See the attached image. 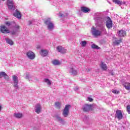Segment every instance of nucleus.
<instances>
[{
	"label": "nucleus",
	"instance_id": "obj_1",
	"mask_svg": "<svg viewBox=\"0 0 130 130\" xmlns=\"http://www.w3.org/2000/svg\"><path fill=\"white\" fill-rule=\"evenodd\" d=\"M94 19L97 21L98 23L100 22L101 23H104L105 20H106V17L103 16L102 13H96L94 14Z\"/></svg>",
	"mask_w": 130,
	"mask_h": 130
},
{
	"label": "nucleus",
	"instance_id": "obj_2",
	"mask_svg": "<svg viewBox=\"0 0 130 130\" xmlns=\"http://www.w3.org/2000/svg\"><path fill=\"white\" fill-rule=\"evenodd\" d=\"M44 23L47 26L48 30L49 31H52L54 29V24L51 22L50 18L45 20Z\"/></svg>",
	"mask_w": 130,
	"mask_h": 130
},
{
	"label": "nucleus",
	"instance_id": "obj_3",
	"mask_svg": "<svg viewBox=\"0 0 130 130\" xmlns=\"http://www.w3.org/2000/svg\"><path fill=\"white\" fill-rule=\"evenodd\" d=\"M72 107L71 105H66L62 111V115L64 117H68L70 115V108Z\"/></svg>",
	"mask_w": 130,
	"mask_h": 130
},
{
	"label": "nucleus",
	"instance_id": "obj_4",
	"mask_svg": "<svg viewBox=\"0 0 130 130\" xmlns=\"http://www.w3.org/2000/svg\"><path fill=\"white\" fill-rule=\"evenodd\" d=\"M93 108V105H89L88 104H85L82 107V110L84 112H89L90 110H92Z\"/></svg>",
	"mask_w": 130,
	"mask_h": 130
},
{
	"label": "nucleus",
	"instance_id": "obj_5",
	"mask_svg": "<svg viewBox=\"0 0 130 130\" xmlns=\"http://www.w3.org/2000/svg\"><path fill=\"white\" fill-rule=\"evenodd\" d=\"M12 78L14 83L13 87H14L16 89H19V85H18V84H19V80L18 79V77L16 75H13Z\"/></svg>",
	"mask_w": 130,
	"mask_h": 130
},
{
	"label": "nucleus",
	"instance_id": "obj_6",
	"mask_svg": "<svg viewBox=\"0 0 130 130\" xmlns=\"http://www.w3.org/2000/svg\"><path fill=\"white\" fill-rule=\"evenodd\" d=\"M91 33L93 36L97 37V36H100L101 35V31L93 26L91 28Z\"/></svg>",
	"mask_w": 130,
	"mask_h": 130
},
{
	"label": "nucleus",
	"instance_id": "obj_7",
	"mask_svg": "<svg viewBox=\"0 0 130 130\" xmlns=\"http://www.w3.org/2000/svg\"><path fill=\"white\" fill-rule=\"evenodd\" d=\"M0 31L2 33H4V34H7L8 33H11V31L8 29V27L6 26L5 25H3L0 26Z\"/></svg>",
	"mask_w": 130,
	"mask_h": 130
},
{
	"label": "nucleus",
	"instance_id": "obj_8",
	"mask_svg": "<svg viewBox=\"0 0 130 130\" xmlns=\"http://www.w3.org/2000/svg\"><path fill=\"white\" fill-rule=\"evenodd\" d=\"M108 19V20L106 22V26L108 29H111L112 28V20L109 17H107L106 19Z\"/></svg>",
	"mask_w": 130,
	"mask_h": 130
},
{
	"label": "nucleus",
	"instance_id": "obj_9",
	"mask_svg": "<svg viewBox=\"0 0 130 130\" xmlns=\"http://www.w3.org/2000/svg\"><path fill=\"white\" fill-rule=\"evenodd\" d=\"M115 117L116 118L119 119V120H121V119H122L123 116L122 115V113L121 112V111L120 110H117L116 111Z\"/></svg>",
	"mask_w": 130,
	"mask_h": 130
},
{
	"label": "nucleus",
	"instance_id": "obj_10",
	"mask_svg": "<svg viewBox=\"0 0 130 130\" xmlns=\"http://www.w3.org/2000/svg\"><path fill=\"white\" fill-rule=\"evenodd\" d=\"M7 6L9 10H15V6H14V1H13V0H8Z\"/></svg>",
	"mask_w": 130,
	"mask_h": 130
},
{
	"label": "nucleus",
	"instance_id": "obj_11",
	"mask_svg": "<svg viewBox=\"0 0 130 130\" xmlns=\"http://www.w3.org/2000/svg\"><path fill=\"white\" fill-rule=\"evenodd\" d=\"M4 78L5 80L9 82L10 81V78L9 77V76H8V74H6L5 72H0V79L1 78Z\"/></svg>",
	"mask_w": 130,
	"mask_h": 130
},
{
	"label": "nucleus",
	"instance_id": "obj_12",
	"mask_svg": "<svg viewBox=\"0 0 130 130\" xmlns=\"http://www.w3.org/2000/svg\"><path fill=\"white\" fill-rule=\"evenodd\" d=\"M98 27L100 28V31L101 33L103 32L104 34H106L107 32L106 31V29H105V27L103 25V23H101V24H99L98 25Z\"/></svg>",
	"mask_w": 130,
	"mask_h": 130
},
{
	"label": "nucleus",
	"instance_id": "obj_13",
	"mask_svg": "<svg viewBox=\"0 0 130 130\" xmlns=\"http://www.w3.org/2000/svg\"><path fill=\"white\" fill-rule=\"evenodd\" d=\"M26 56L29 59H34L35 58V54L32 51H28L26 53Z\"/></svg>",
	"mask_w": 130,
	"mask_h": 130
},
{
	"label": "nucleus",
	"instance_id": "obj_14",
	"mask_svg": "<svg viewBox=\"0 0 130 130\" xmlns=\"http://www.w3.org/2000/svg\"><path fill=\"white\" fill-rule=\"evenodd\" d=\"M69 73L71 74L72 76H77V75H78V71L73 67H70L69 69Z\"/></svg>",
	"mask_w": 130,
	"mask_h": 130
},
{
	"label": "nucleus",
	"instance_id": "obj_15",
	"mask_svg": "<svg viewBox=\"0 0 130 130\" xmlns=\"http://www.w3.org/2000/svg\"><path fill=\"white\" fill-rule=\"evenodd\" d=\"M13 16L17 18V19H21L22 15H21V12L18 11V9L16 10V11L13 13Z\"/></svg>",
	"mask_w": 130,
	"mask_h": 130
},
{
	"label": "nucleus",
	"instance_id": "obj_16",
	"mask_svg": "<svg viewBox=\"0 0 130 130\" xmlns=\"http://www.w3.org/2000/svg\"><path fill=\"white\" fill-rule=\"evenodd\" d=\"M56 49L58 52H60L61 53H66L67 52V49L60 46H57Z\"/></svg>",
	"mask_w": 130,
	"mask_h": 130
},
{
	"label": "nucleus",
	"instance_id": "obj_17",
	"mask_svg": "<svg viewBox=\"0 0 130 130\" xmlns=\"http://www.w3.org/2000/svg\"><path fill=\"white\" fill-rule=\"evenodd\" d=\"M126 35V31L123 30H120L118 31V36L119 37H124Z\"/></svg>",
	"mask_w": 130,
	"mask_h": 130
},
{
	"label": "nucleus",
	"instance_id": "obj_18",
	"mask_svg": "<svg viewBox=\"0 0 130 130\" xmlns=\"http://www.w3.org/2000/svg\"><path fill=\"white\" fill-rule=\"evenodd\" d=\"M35 108V111L37 113H40L41 112V105L40 104H37Z\"/></svg>",
	"mask_w": 130,
	"mask_h": 130
},
{
	"label": "nucleus",
	"instance_id": "obj_19",
	"mask_svg": "<svg viewBox=\"0 0 130 130\" xmlns=\"http://www.w3.org/2000/svg\"><path fill=\"white\" fill-rule=\"evenodd\" d=\"M81 12H83V13H88V12H90L91 10L86 7H81Z\"/></svg>",
	"mask_w": 130,
	"mask_h": 130
},
{
	"label": "nucleus",
	"instance_id": "obj_20",
	"mask_svg": "<svg viewBox=\"0 0 130 130\" xmlns=\"http://www.w3.org/2000/svg\"><path fill=\"white\" fill-rule=\"evenodd\" d=\"M56 119L60 122V123H62V124H63L64 123V121L63 120V119L61 118V117H59L58 115L55 116Z\"/></svg>",
	"mask_w": 130,
	"mask_h": 130
},
{
	"label": "nucleus",
	"instance_id": "obj_21",
	"mask_svg": "<svg viewBox=\"0 0 130 130\" xmlns=\"http://www.w3.org/2000/svg\"><path fill=\"white\" fill-rule=\"evenodd\" d=\"M113 2L118 6H121V5H125V2H123L120 1V0H113Z\"/></svg>",
	"mask_w": 130,
	"mask_h": 130
},
{
	"label": "nucleus",
	"instance_id": "obj_22",
	"mask_svg": "<svg viewBox=\"0 0 130 130\" xmlns=\"http://www.w3.org/2000/svg\"><path fill=\"white\" fill-rule=\"evenodd\" d=\"M101 68L103 71H106V70H107V66H106V64L104 63L103 61H101Z\"/></svg>",
	"mask_w": 130,
	"mask_h": 130
},
{
	"label": "nucleus",
	"instance_id": "obj_23",
	"mask_svg": "<svg viewBox=\"0 0 130 130\" xmlns=\"http://www.w3.org/2000/svg\"><path fill=\"white\" fill-rule=\"evenodd\" d=\"M114 39L115 41L113 42V44H114V45H119L121 42V39L117 40L116 38H115Z\"/></svg>",
	"mask_w": 130,
	"mask_h": 130
},
{
	"label": "nucleus",
	"instance_id": "obj_24",
	"mask_svg": "<svg viewBox=\"0 0 130 130\" xmlns=\"http://www.w3.org/2000/svg\"><path fill=\"white\" fill-rule=\"evenodd\" d=\"M52 63L54 66H59L61 64L60 61L57 59H54L53 61H52Z\"/></svg>",
	"mask_w": 130,
	"mask_h": 130
},
{
	"label": "nucleus",
	"instance_id": "obj_25",
	"mask_svg": "<svg viewBox=\"0 0 130 130\" xmlns=\"http://www.w3.org/2000/svg\"><path fill=\"white\" fill-rule=\"evenodd\" d=\"M6 43L10 45H14V42L12 40L9 38H5Z\"/></svg>",
	"mask_w": 130,
	"mask_h": 130
},
{
	"label": "nucleus",
	"instance_id": "obj_26",
	"mask_svg": "<svg viewBox=\"0 0 130 130\" xmlns=\"http://www.w3.org/2000/svg\"><path fill=\"white\" fill-rule=\"evenodd\" d=\"M123 86L125 87V89L126 90H130V83L125 82L124 84H123Z\"/></svg>",
	"mask_w": 130,
	"mask_h": 130
},
{
	"label": "nucleus",
	"instance_id": "obj_27",
	"mask_svg": "<svg viewBox=\"0 0 130 130\" xmlns=\"http://www.w3.org/2000/svg\"><path fill=\"white\" fill-rule=\"evenodd\" d=\"M48 54V52L46 50H42L41 52V55L42 56H46Z\"/></svg>",
	"mask_w": 130,
	"mask_h": 130
},
{
	"label": "nucleus",
	"instance_id": "obj_28",
	"mask_svg": "<svg viewBox=\"0 0 130 130\" xmlns=\"http://www.w3.org/2000/svg\"><path fill=\"white\" fill-rule=\"evenodd\" d=\"M5 25L7 26V27H10V26H12V25H14L15 24L14 21L10 22V21H5Z\"/></svg>",
	"mask_w": 130,
	"mask_h": 130
},
{
	"label": "nucleus",
	"instance_id": "obj_29",
	"mask_svg": "<svg viewBox=\"0 0 130 130\" xmlns=\"http://www.w3.org/2000/svg\"><path fill=\"white\" fill-rule=\"evenodd\" d=\"M16 118H22L23 117V114L22 113H15L14 115Z\"/></svg>",
	"mask_w": 130,
	"mask_h": 130
},
{
	"label": "nucleus",
	"instance_id": "obj_30",
	"mask_svg": "<svg viewBox=\"0 0 130 130\" xmlns=\"http://www.w3.org/2000/svg\"><path fill=\"white\" fill-rule=\"evenodd\" d=\"M91 48H92V49H100V47L96 45L95 44H92L91 45Z\"/></svg>",
	"mask_w": 130,
	"mask_h": 130
},
{
	"label": "nucleus",
	"instance_id": "obj_31",
	"mask_svg": "<svg viewBox=\"0 0 130 130\" xmlns=\"http://www.w3.org/2000/svg\"><path fill=\"white\" fill-rule=\"evenodd\" d=\"M18 32H19V30L18 29H15L12 31H10V33L11 35H16V34H18Z\"/></svg>",
	"mask_w": 130,
	"mask_h": 130
},
{
	"label": "nucleus",
	"instance_id": "obj_32",
	"mask_svg": "<svg viewBox=\"0 0 130 130\" xmlns=\"http://www.w3.org/2000/svg\"><path fill=\"white\" fill-rule=\"evenodd\" d=\"M83 121L84 122H85V123H88V121H89V117L85 116L83 118Z\"/></svg>",
	"mask_w": 130,
	"mask_h": 130
},
{
	"label": "nucleus",
	"instance_id": "obj_33",
	"mask_svg": "<svg viewBox=\"0 0 130 130\" xmlns=\"http://www.w3.org/2000/svg\"><path fill=\"white\" fill-rule=\"evenodd\" d=\"M44 81L45 82V83H47V85H51V82H50V80H49V79H45Z\"/></svg>",
	"mask_w": 130,
	"mask_h": 130
},
{
	"label": "nucleus",
	"instance_id": "obj_34",
	"mask_svg": "<svg viewBox=\"0 0 130 130\" xmlns=\"http://www.w3.org/2000/svg\"><path fill=\"white\" fill-rule=\"evenodd\" d=\"M14 25L13 26V28H15L16 30H18L20 29V26L17 24H16V22H15V24H13Z\"/></svg>",
	"mask_w": 130,
	"mask_h": 130
},
{
	"label": "nucleus",
	"instance_id": "obj_35",
	"mask_svg": "<svg viewBox=\"0 0 130 130\" xmlns=\"http://www.w3.org/2000/svg\"><path fill=\"white\" fill-rule=\"evenodd\" d=\"M82 46L85 47L87 45V42L86 41H83L81 42Z\"/></svg>",
	"mask_w": 130,
	"mask_h": 130
},
{
	"label": "nucleus",
	"instance_id": "obj_36",
	"mask_svg": "<svg viewBox=\"0 0 130 130\" xmlns=\"http://www.w3.org/2000/svg\"><path fill=\"white\" fill-rule=\"evenodd\" d=\"M112 93H113L114 94H119V91H117L115 89H112Z\"/></svg>",
	"mask_w": 130,
	"mask_h": 130
},
{
	"label": "nucleus",
	"instance_id": "obj_37",
	"mask_svg": "<svg viewBox=\"0 0 130 130\" xmlns=\"http://www.w3.org/2000/svg\"><path fill=\"white\" fill-rule=\"evenodd\" d=\"M59 16L61 17V18H66V15L61 13H59Z\"/></svg>",
	"mask_w": 130,
	"mask_h": 130
},
{
	"label": "nucleus",
	"instance_id": "obj_38",
	"mask_svg": "<svg viewBox=\"0 0 130 130\" xmlns=\"http://www.w3.org/2000/svg\"><path fill=\"white\" fill-rule=\"evenodd\" d=\"M126 109L128 113L130 114V106H127Z\"/></svg>",
	"mask_w": 130,
	"mask_h": 130
},
{
	"label": "nucleus",
	"instance_id": "obj_39",
	"mask_svg": "<svg viewBox=\"0 0 130 130\" xmlns=\"http://www.w3.org/2000/svg\"><path fill=\"white\" fill-rule=\"evenodd\" d=\"M55 105H56V106H57L58 107H59V106H60V104L59 103V102H56L55 103Z\"/></svg>",
	"mask_w": 130,
	"mask_h": 130
},
{
	"label": "nucleus",
	"instance_id": "obj_40",
	"mask_svg": "<svg viewBox=\"0 0 130 130\" xmlns=\"http://www.w3.org/2000/svg\"><path fill=\"white\" fill-rule=\"evenodd\" d=\"M88 101H89V102H93V99L91 98H88Z\"/></svg>",
	"mask_w": 130,
	"mask_h": 130
},
{
	"label": "nucleus",
	"instance_id": "obj_41",
	"mask_svg": "<svg viewBox=\"0 0 130 130\" xmlns=\"http://www.w3.org/2000/svg\"><path fill=\"white\" fill-rule=\"evenodd\" d=\"M29 74H26V76L25 77V79H29Z\"/></svg>",
	"mask_w": 130,
	"mask_h": 130
},
{
	"label": "nucleus",
	"instance_id": "obj_42",
	"mask_svg": "<svg viewBox=\"0 0 130 130\" xmlns=\"http://www.w3.org/2000/svg\"><path fill=\"white\" fill-rule=\"evenodd\" d=\"M28 25L30 26V25H32V22L31 21H29L28 22Z\"/></svg>",
	"mask_w": 130,
	"mask_h": 130
},
{
	"label": "nucleus",
	"instance_id": "obj_43",
	"mask_svg": "<svg viewBox=\"0 0 130 130\" xmlns=\"http://www.w3.org/2000/svg\"><path fill=\"white\" fill-rule=\"evenodd\" d=\"M69 16V14L68 13H66L65 14V17H68Z\"/></svg>",
	"mask_w": 130,
	"mask_h": 130
},
{
	"label": "nucleus",
	"instance_id": "obj_44",
	"mask_svg": "<svg viewBox=\"0 0 130 130\" xmlns=\"http://www.w3.org/2000/svg\"><path fill=\"white\" fill-rule=\"evenodd\" d=\"M111 76H114V73L113 72L111 73Z\"/></svg>",
	"mask_w": 130,
	"mask_h": 130
},
{
	"label": "nucleus",
	"instance_id": "obj_45",
	"mask_svg": "<svg viewBox=\"0 0 130 130\" xmlns=\"http://www.w3.org/2000/svg\"><path fill=\"white\" fill-rule=\"evenodd\" d=\"M75 90V91H78V90H79V88H76Z\"/></svg>",
	"mask_w": 130,
	"mask_h": 130
},
{
	"label": "nucleus",
	"instance_id": "obj_46",
	"mask_svg": "<svg viewBox=\"0 0 130 130\" xmlns=\"http://www.w3.org/2000/svg\"><path fill=\"white\" fill-rule=\"evenodd\" d=\"M2 110V106L0 105V111Z\"/></svg>",
	"mask_w": 130,
	"mask_h": 130
},
{
	"label": "nucleus",
	"instance_id": "obj_47",
	"mask_svg": "<svg viewBox=\"0 0 130 130\" xmlns=\"http://www.w3.org/2000/svg\"><path fill=\"white\" fill-rule=\"evenodd\" d=\"M87 72H90V69H88V70H87Z\"/></svg>",
	"mask_w": 130,
	"mask_h": 130
}]
</instances>
